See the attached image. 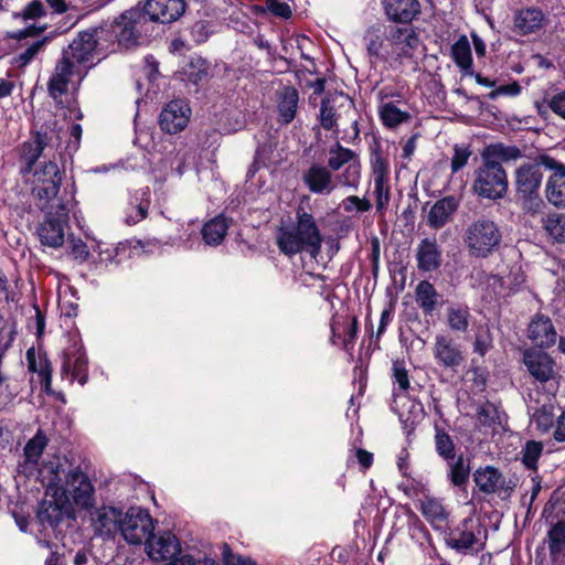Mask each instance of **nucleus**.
Returning <instances> with one entry per match:
<instances>
[{
    "label": "nucleus",
    "instance_id": "1",
    "mask_svg": "<svg viewBox=\"0 0 565 565\" xmlns=\"http://www.w3.org/2000/svg\"><path fill=\"white\" fill-rule=\"evenodd\" d=\"M323 237L315 216L301 204L296 210V222L291 226L281 227L277 234L279 250L294 256L303 250L316 257L321 252Z\"/></svg>",
    "mask_w": 565,
    "mask_h": 565
},
{
    "label": "nucleus",
    "instance_id": "2",
    "mask_svg": "<svg viewBox=\"0 0 565 565\" xmlns=\"http://www.w3.org/2000/svg\"><path fill=\"white\" fill-rule=\"evenodd\" d=\"M543 156L519 166L514 171L515 195L524 211L536 214L544 202L540 195L543 181Z\"/></svg>",
    "mask_w": 565,
    "mask_h": 565
},
{
    "label": "nucleus",
    "instance_id": "3",
    "mask_svg": "<svg viewBox=\"0 0 565 565\" xmlns=\"http://www.w3.org/2000/svg\"><path fill=\"white\" fill-rule=\"evenodd\" d=\"M104 31L98 28L84 31L63 49L62 54L75 62L83 71L93 67L97 62L102 61L108 50L104 39Z\"/></svg>",
    "mask_w": 565,
    "mask_h": 565
},
{
    "label": "nucleus",
    "instance_id": "4",
    "mask_svg": "<svg viewBox=\"0 0 565 565\" xmlns=\"http://www.w3.org/2000/svg\"><path fill=\"white\" fill-rule=\"evenodd\" d=\"M146 21L141 10L134 8L125 11L114 22L100 25L106 45H109L108 51H114L116 44L125 49L136 46Z\"/></svg>",
    "mask_w": 565,
    "mask_h": 565
},
{
    "label": "nucleus",
    "instance_id": "5",
    "mask_svg": "<svg viewBox=\"0 0 565 565\" xmlns=\"http://www.w3.org/2000/svg\"><path fill=\"white\" fill-rule=\"evenodd\" d=\"M502 241L498 224L488 218L479 217L465 230L463 242L470 256L486 258L495 252Z\"/></svg>",
    "mask_w": 565,
    "mask_h": 565
},
{
    "label": "nucleus",
    "instance_id": "6",
    "mask_svg": "<svg viewBox=\"0 0 565 565\" xmlns=\"http://www.w3.org/2000/svg\"><path fill=\"white\" fill-rule=\"evenodd\" d=\"M72 200L58 201L46 212L45 218L36 227V235L42 245L51 248H60L65 242L66 230L68 225V214L71 212Z\"/></svg>",
    "mask_w": 565,
    "mask_h": 565
},
{
    "label": "nucleus",
    "instance_id": "7",
    "mask_svg": "<svg viewBox=\"0 0 565 565\" xmlns=\"http://www.w3.org/2000/svg\"><path fill=\"white\" fill-rule=\"evenodd\" d=\"M482 164L476 171L473 191L483 199L499 200L505 196L509 181L500 162L481 158Z\"/></svg>",
    "mask_w": 565,
    "mask_h": 565
},
{
    "label": "nucleus",
    "instance_id": "8",
    "mask_svg": "<svg viewBox=\"0 0 565 565\" xmlns=\"http://www.w3.org/2000/svg\"><path fill=\"white\" fill-rule=\"evenodd\" d=\"M386 42V61L402 62L412 58L420 40L416 30L411 25H390L384 31Z\"/></svg>",
    "mask_w": 565,
    "mask_h": 565
},
{
    "label": "nucleus",
    "instance_id": "9",
    "mask_svg": "<svg viewBox=\"0 0 565 565\" xmlns=\"http://www.w3.org/2000/svg\"><path fill=\"white\" fill-rule=\"evenodd\" d=\"M153 530V520L146 509L131 507L122 513L119 532L128 544L146 543Z\"/></svg>",
    "mask_w": 565,
    "mask_h": 565
},
{
    "label": "nucleus",
    "instance_id": "10",
    "mask_svg": "<svg viewBox=\"0 0 565 565\" xmlns=\"http://www.w3.org/2000/svg\"><path fill=\"white\" fill-rule=\"evenodd\" d=\"M58 492H65L68 500L81 509L89 510L95 504V488L88 476L79 467L71 468L65 476V487H54Z\"/></svg>",
    "mask_w": 565,
    "mask_h": 565
},
{
    "label": "nucleus",
    "instance_id": "11",
    "mask_svg": "<svg viewBox=\"0 0 565 565\" xmlns=\"http://www.w3.org/2000/svg\"><path fill=\"white\" fill-rule=\"evenodd\" d=\"M86 74V71H83L78 65H75V62L70 61L68 57L62 54L47 82L49 95L56 104H61L62 97L68 92L74 78L77 77L78 83H81Z\"/></svg>",
    "mask_w": 565,
    "mask_h": 565
},
{
    "label": "nucleus",
    "instance_id": "12",
    "mask_svg": "<svg viewBox=\"0 0 565 565\" xmlns=\"http://www.w3.org/2000/svg\"><path fill=\"white\" fill-rule=\"evenodd\" d=\"M62 175L57 164L53 161L45 162L40 170L34 172L32 192L39 200V206L44 210L50 201L55 199Z\"/></svg>",
    "mask_w": 565,
    "mask_h": 565
},
{
    "label": "nucleus",
    "instance_id": "13",
    "mask_svg": "<svg viewBox=\"0 0 565 565\" xmlns=\"http://www.w3.org/2000/svg\"><path fill=\"white\" fill-rule=\"evenodd\" d=\"M478 525L471 518L463 519L446 537V545L460 554L471 552L478 553L483 548V544H478Z\"/></svg>",
    "mask_w": 565,
    "mask_h": 565
},
{
    "label": "nucleus",
    "instance_id": "14",
    "mask_svg": "<svg viewBox=\"0 0 565 565\" xmlns=\"http://www.w3.org/2000/svg\"><path fill=\"white\" fill-rule=\"evenodd\" d=\"M49 490L53 491V500H44L40 504L38 519L42 525L54 529L71 513L72 507L65 492H58L52 486Z\"/></svg>",
    "mask_w": 565,
    "mask_h": 565
},
{
    "label": "nucleus",
    "instance_id": "15",
    "mask_svg": "<svg viewBox=\"0 0 565 565\" xmlns=\"http://www.w3.org/2000/svg\"><path fill=\"white\" fill-rule=\"evenodd\" d=\"M87 371L86 353L77 341H73L63 351L62 375L67 376L71 383L76 380L81 385H84L87 381Z\"/></svg>",
    "mask_w": 565,
    "mask_h": 565
},
{
    "label": "nucleus",
    "instance_id": "16",
    "mask_svg": "<svg viewBox=\"0 0 565 565\" xmlns=\"http://www.w3.org/2000/svg\"><path fill=\"white\" fill-rule=\"evenodd\" d=\"M185 8V0H147L141 12L146 20L166 24L179 20Z\"/></svg>",
    "mask_w": 565,
    "mask_h": 565
},
{
    "label": "nucleus",
    "instance_id": "17",
    "mask_svg": "<svg viewBox=\"0 0 565 565\" xmlns=\"http://www.w3.org/2000/svg\"><path fill=\"white\" fill-rule=\"evenodd\" d=\"M433 354L437 364L445 369L457 370L465 362L461 345L449 334L439 333L435 337Z\"/></svg>",
    "mask_w": 565,
    "mask_h": 565
},
{
    "label": "nucleus",
    "instance_id": "18",
    "mask_svg": "<svg viewBox=\"0 0 565 565\" xmlns=\"http://www.w3.org/2000/svg\"><path fill=\"white\" fill-rule=\"evenodd\" d=\"M542 160L545 169L553 171L545 188L546 199L557 207H565V166L550 156H543Z\"/></svg>",
    "mask_w": 565,
    "mask_h": 565
},
{
    "label": "nucleus",
    "instance_id": "19",
    "mask_svg": "<svg viewBox=\"0 0 565 565\" xmlns=\"http://www.w3.org/2000/svg\"><path fill=\"white\" fill-rule=\"evenodd\" d=\"M191 108L182 99L169 102L160 113L159 125L168 134L182 131L189 124Z\"/></svg>",
    "mask_w": 565,
    "mask_h": 565
},
{
    "label": "nucleus",
    "instance_id": "20",
    "mask_svg": "<svg viewBox=\"0 0 565 565\" xmlns=\"http://www.w3.org/2000/svg\"><path fill=\"white\" fill-rule=\"evenodd\" d=\"M473 481L480 492L483 494H510L513 486L508 484L505 477L502 472L492 467H479L472 475Z\"/></svg>",
    "mask_w": 565,
    "mask_h": 565
},
{
    "label": "nucleus",
    "instance_id": "21",
    "mask_svg": "<svg viewBox=\"0 0 565 565\" xmlns=\"http://www.w3.org/2000/svg\"><path fill=\"white\" fill-rule=\"evenodd\" d=\"M301 180L313 194L328 195L337 188L332 172L323 164L313 162L301 174Z\"/></svg>",
    "mask_w": 565,
    "mask_h": 565
},
{
    "label": "nucleus",
    "instance_id": "22",
    "mask_svg": "<svg viewBox=\"0 0 565 565\" xmlns=\"http://www.w3.org/2000/svg\"><path fill=\"white\" fill-rule=\"evenodd\" d=\"M49 139L47 134L38 131L19 146L18 151L21 162L20 173L23 177H26L33 171L35 162L49 145Z\"/></svg>",
    "mask_w": 565,
    "mask_h": 565
},
{
    "label": "nucleus",
    "instance_id": "23",
    "mask_svg": "<svg viewBox=\"0 0 565 565\" xmlns=\"http://www.w3.org/2000/svg\"><path fill=\"white\" fill-rule=\"evenodd\" d=\"M146 551L148 556L156 561L162 562L174 558L180 554V543L175 535L164 532L158 536H152L146 541Z\"/></svg>",
    "mask_w": 565,
    "mask_h": 565
},
{
    "label": "nucleus",
    "instance_id": "24",
    "mask_svg": "<svg viewBox=\"0 0 565 565\" xmlns=\"http://www.w3.org/2000/svg\"><path fill=\"white\" fill-rule=\"evenodd\" d=\"M523 362L536 381L546 383L554 377L555 362L547 353L533 349L526 350L523 354Z\"/></svg>",
    "mask_w": 565,
    "mask_h": 565
},
{
    "label": "nucleus",
    "instance_id": "25",
    "mask_svg": "<svg viewBox=\"0 0 565 565\" xmlns=\"http://www.w3.org/2000/svg\"><path fill=\"white\" fill-rule=\"evenodd\" d=\"M151 203L149 186L137 189L129 193L128 205L125 211V223L135 225L145 220Z\"/></svg>",
    "mask_w": 565,
    "mask_h": 565
},
{
    "label": "nucleus",
    "instance_id": "26",
    "mask_svg": "<svg viewBox=\"0 0 565 565\" xmlns=\"http://www.w3.org/2000/svg\"><path fill=\"white\" fill-rule=\"evenodd\" d=\"M385 14L388 20L407 25L420 13L418 0H384Z\"/></svg>",
    "mask_w": 565,
    "mask_h": 565
},
{
    "label": "nucleus",
    "instance_id": "27",
    "mask_svg": "<svg viewBox=\"0 0 565 565\" xmlns=\"http://www.w3.org/2000/svg\"><path fill=\"white\" fill-rule=\"evenodd\" d=\"M527 335L540 348H550L557 339L552 320L543 315H536L529 324Z\"/></svg>",
    "mask_w": 565,
    "mask_h": 565
},
{
    "label": "nucleus",
    "instance_id": "28",
    "mask_svg": "<svg viewBox=\"0 0 565 565\" xmlns=\"http://www.w3.org/2000/svg\"><path fill=\"white\" fill-rule=\"evenodd\" d=\"M377 113L382 125L387 129H396L412 119L408 105L403 99H396V103L379 105Z\"/></svg>",
    "mask_w": 565,
    "mask_h": 565
},
{
    "label": "nucleus",
    "instance_id": "29",
    "mask_svg": "<svg viewBox=\"0 0 565 565\" xmlns=\"http://www.w3.org/2000/svg\"><path fill=\"white\" fill-rule=\"evenodd\" d=\"M122 512L113 507L97 509L92 518L95 532L100 536H113L120 531Z\"/></svg>",
    "mask_w": 565,
    "mask_h": 565
},
{
    "label": "nucleus",
    "instance_id": "30",
    "mask_svg": "<svg viewBox=\"0 0 565 565\" xmlns=\"http://www.w3.org/2000/svg\"><path fill=\"white\" fill-rule=\"evenodd\" d=\"M459 199L455 195L445 196L435 202L427 216V223L431 228L438 230L451 221L458 210Z\"/></svg>",
    "mask_w": 565,
    "mask_h": 565
},
{
    "label": "nucleus",
    "instance_id": "31",
    "mask_svg": "<svg viewBox=\"0 0 565 565\" xmlns=\"http://www.w3.org/2000/svg\"><path fill=\"white\" fill-rule=\"evenodd\" d=\"M544 14L541 9H520L513 15V31L519 35L532 34L542 28Z\"/></svg>",
    "mask_w": 565,
    "mask_h": 565
},
{
    "label": "nucleus",
    "instance_id": "32",
    "mask_svg": "<svg viewBox=\"0 0 565 565\" xmlns=\"http://www.w3.org/2000/svg\"><path fill=\"white\" fill-rule=\"evenodd\" d=\"M416 260L420 271H433L440 267L443 262L441 249L436 239L424 238L420 241L416 252Z\"/></svg>",
    "mask_w": 565,
    "mask_h": 565
},
{
    "label": "nucleus",
    "instance_id": "33",
    "mask_svg": "<svg viewBox=\"0 0 565 565\" xmlns=\"http://www.w3.org/2000/svg\"><path fill=\"white\" fill-rule=\"evenodd\" d=\"M450 56L463 75L472 76L475 74L471 46L467 35L461 34L455 41L450 49Z\"/></svg>",
    "mask_w": 565,
    "mask_h": 565
},
{
    "label": "nucleus",
    "instance_id": "34",
    "mask_svg": "<svg viewBox=\"0 0 565 565\" xmlns=\"http://www.w3.org/2000/svg\"><path fill=\"white\" fill-rule=\"evenodd\" d=\"M26 362L29 371L36 373L40 383L49 391L52 381V366L46 355L30 348L26 351Z\"/></svg>",
    "mask_w": 565,
    "mask_h": 565
},
{
    "label": "nucleus",
    "instance_id": "35",
    "mask_svg": "<svg viewBox=\"0 0 565 565\" xmlns=\"http://www.w3.org/2000/svg\"><path fill=\"white\" fill-rule=\"evenodd\" d=\"M299 95L295 87H284L278 97V115L279 122L282 125L290 124L297 114Z\"/></svg>",
    "mask_w": 565,
    "mask_h": 565
},
{
    "label": "nucleus",
    "instance_id": "36",
    "mask_svg": "<svg viewBox=\"0 0 565 565\" xmlns=\"http://www.w3.org/2000/svg\"><path fill=\"white\" fill-rule=\"evenodd\" d=\"M439 294L434 285L427 280H422L415 288V300L425 315L433 313L439 301Z\"/></svg>",
    "mask_w": 565,
    "mask_h": 565
},
{
    "label": "nucleus",
    "instance_id": "37",
    "mask_svg": "<svg viewBox=\"0 0 565 565\" xmlns=\"http://www.w3.org/2000/svg\"><path fill=\"white\" fill-rule=\"evenodd\" d=\"M523 157V152L516 146H507L504 143H492L484 148L481 158H487L492 162L516 161Z\"/></svg>",
    "mask_w": 565,
    "mask_h": 565
},
{
    "label": "nucleus",
    "instance_id": "38",
    "mask_svg": "<svg viewBox=\"0 0 565 565\" xmlns=\"http://www.w3.org/2000/svg\"><path fill=\"white\" fill-rule=\"evenodd\" d=\"M420 512L435 529L443 527L448 519L443 503L435 498H426L420 504Z\"/></svg>",
    "mask_w": 565,
    "mask_h": 565
},
{
    "label": "nucleus",
    "instance_id": "39",
    "mask_svg": "<svg viewBox=\"0 0 565 565\" xmlns=\"http://www.w3.org/2000/svg\"><path fill=\"white\" fill-rule=\"evenodd\" d=\"M448 478L450 482L458 488H465L470 477V463L463 455L448 461Z\"/></svg>",
    "mask_w": 565,
    "mask_h": 565
},
{
    "label": "nucleus",
    "instance_id": "40",
    "mask_svg": "<svg viewBox=\"0 0 565 565\" xmlns=\"http://www.w3.org/2000/svg\"><path fill=\"white\" fill-rule=\"evenodd\" d=\"M228 225L226 218L216 216L202 227V237L207 245H218L225 237Z\"/></svg>",
    "mask_w": 565,
    "mask_h": 565
},
{
    "label": "nucleus",
    "instance_id": "41",
    "mask_svg": "<svg viewBox=\"0 0 565 565\" xmlns=\"http://www.w3.org/2000/svg\"><path fill=\"white\" fill-rule=\"evenodd\" d=\"M185 74L191 83L198 85L211 76V65L200 56L192 57L186 65Z\"/></svg>",
    "mask_w": 565,
    "mask_h": 565
},
{
    "label": "nucleus",
    "instance_id": "42",
    "mask_svg": "<svg viewBox=\"0 0 565 565\" xmlns=\"http://www.w3.org/2000/svg\"><path fill=\"white\" fill-rule=\"evenodd\" d=\"M470 311L467 306L449 307L447 309V322L455 332H466L469 328Z\"/></svg>",
    "mask_w": 565,
    "mask_h": 565
},
{
    "label": "nucleus",
    "instance_id": "43",
    "mask_svg": "<svg viewBox=\"0 0 565 565\" xmlns=\"http://www.w3.org/2000/svg\"><path fill=\"white\" fill-rule=\"evenodd\" d=\"M358 158L356 153L349 149L342 147L339 142L335 147L331 148L329 151L328 166H326L331 172L339 171L344 164L351 163L353 160Z\"/></svg>",
    "mask_w": 565,
    "mask_h": 565
},
{
    "label": "nucleus",
    "instance_id": "44",
    "mask_svg": "<svg viewBox=\"0 0 565 565\" xmlns=\"http://www.w3.org/2000/svg\"><path fill=\"white\" fill-rule=\"evenodd\" d=\"M365 45L370 56L386 60V42L382 39L379 28H370L364 36Z\"/></svg>",
    "mask_w": 565,
    "mask_h": 565
},
{
    "label": "nucleus",
    "instance_id": "45",
    "mask_svg": "<svg viewBox=\"0 0 565 565\" xmlns=\"http://www.w3.org/2000/svg\"><path fill=\"white\" fill-rule=\"evenodd\" d=\"M334 102L329 97L321 100L318 119L324 130H337L338 128L339 115Z\"/></svg>",
    "mask_w": 565,
    "mask_h": 565
},
{
    "label": "nucleus",
    "instance_id": "46",
    "mask_svg": "<svg viewBox=\"0 0 565 565\" xmlns=\"http://www.w3.org/2000/svg\"><path fill=\"white\" fill-rule=\"evenodd\" d=\"M548 550L553 557L565 555V521H558L548 533Z\"/></svg>",
    "mask_w": 565,
    "mask_h": 565
},
{
    "label": "nucleus",
    "instance_id": "47",
    "mask_svg": "<svg viewBox=\"0 0 565 565\" xmlns=\"http://www.w3.org/2000/svg\"><path fill=\"white\" fill-rule=\"evenodd\" d=\"M46 446L47 438L43 430L39 429L24 446L23 451L26 461L30 463H38Z\"/></svg>",
    "mask_w": 565,
    "mask_h": 565
},
{
    "label": "nucleus",
    "instance_id": "48",
    "mask_svg": "<svg viewBox=\"0 0 565 565\" xmlns=\"http://www.w3.org/2000/svg\"><path fill=\"white\" fill-rule=\"evenodd\" d=\"M543 227L556 242H565V215L551 213L543 218Z\"/></svg>",
    "mask_w": 565,
    "mask_h": 565
},
{
    "label": "nucleus",
    "instance_id": "49",
    "mask_svg": "<svg viewBox=\"0 0 565 565\" xmlns=\"http://www.w3.org/2000/svg\"><path fill=\"white\" fill-rule=\"evenodd\" d=\"M376 212L384 214L391 201V185L390 180L373 181Z\"/></svg>",
    "mask_w": 565,
    "mask_h": 565
},
{
    "label": "nucleus",
    "instance_id": "50",
    "mask_svg": "<svg viewBox=\"0 0 565 565\" xmlns=\"http://www.w3.org/2000/svg\"><path fill=\"white\" fill-rule=\"evenodd\" d=\"M543 451V444L535 440H529L521 450V460L523 465L532 470L537 469V460Z\"/></svg>",
    "mask_w": 565,
    "mask_h": 565
},
{
    "label": "nucleus",
    "instance_id": "51",
    "mask_svg": "<svg viewBox=\"0 0 565 565\" xmlns=\"http://www.w3.org/2000/svg\"><path fill=\"white\" fill-rule=\"evenodd\" d=\"M435 445L436 451L441 458L447 461L455 459V444L446 431L436 428Z\"/></svg>",
    "mask_w": 565,
    "mask_h": 565
},
{
    "label": "nucleus",
    "instance_id": "52",
    "mask_svg": "<svg viewBox=\"0 0 565 565\" xmlns=\"http://www.w3.org/2000/svg\"><path fill=\"white\" fill-rule=\"evenodd\" d=\"M371 172L373 181L390 180V164L388 160L375 150L371 158Z\"/></svg>",
    "mask_w": 565,
    "mask_h": 565
},
{
    "label": "nucleus",
    "instance_id": "53",
    "mask_svg": "<svg viewBox=\"0 0 565 565\" xmlns=\"http://www.w3.org/2000/svg\"><path fill=\"white\" fill-rule=\"evenodd\" d=\"M361 181V163L356 158L349 163L340 175V182L343 186L356 190Z\"/></svg>",
    "mask_w": 565,
    "mask_h": 565
},
{
    "label": "nucleus",
    "instance_id": "54",
    "mask_svg": "<svg viewBox=\"0 0 565 565\" xmlns=\"http://www.w3.org/2000/svg\"><path fill=\"white\" fill-rule=\"evenodd\" d=\"M532 420L535 423L539 430L543 433L548 431L554 424L553 406L551 404H544L535 411Z\"/></svg>",
    "mask_w": 565,
    "mask_h": 565
},
{
    "label": "nucleus",
    "instance_id": "55",
    "mask_svg": "<svg viewBox=\"0 0 565 565\" xmlns=\"http://www.w3.org/2000/svg\"><path fill=\"white\" fill-rule=\"evenodd\" d=\"M46 15V10L41 0L31 1L21 12H14L13 19H21L24 22Z\"/></svg>",
    "mask_w": 565,
    "mask_h": 565
},
{
    "label": "nucleus",
    "instance_id": "56",
    "mask_svg": "<svg viewBox=\"0 0 565 565\" xmlns=\"http://www.w3.org/2000/svg\"><path fill=\"white\" fill-rule=\"evenodd\" d=\"M492 347L493 340L490 330L488 328L479 329L473 342V352L480 356H484Z\"/></svg>",
    "mask_w": 565,
    "mask_h": 565
},
{
    "label": "nucleus",
    "instance_id": "57",
    "mask_svg": "<svg viewBox=\"0 0 565 565\" xmlns=\"http://www.w3.org/2000/svg\"><path fill=\"white\" fill-rule=\"evenodd\" d=\"M342 207L345 212H369L372 209V203L367 198H359L356 195H350L342 201Z\"/></svg>",
    "mask_w": 565,
    "mask_h": 565
},
{
    "label": "nucleus",
    "instance_id": "58",
    "mask_svg": "<svg viewBox=\"0 0 565 565\" xmlns=\"http://www.w3.org/2000/svg\"><path fill=\"white\" fill-rule=\"evenodd\" d=\"M469 147L455 145L454 154L450 161L451 173L455 174L467 166L468 160L471 156Z\"/></svg>",
    "mask_w": 565,
    "mask_h": 565
},
{
    "label": "nucleus",
    "instance_id": "59",
    "mask_svg": "<svg viewBox=\"0 0 565 565\" xmlns=\"http://www.w3.org/2000/svg\"><path fill=\"white\" fill-rule=\"evenodd\" d=\"M46 40H38L21 52L17 57L15 62L19 66H25L33 61L36 54L44 47Z\"/></svg>",
    "mask_w": 565,
    "mask_h": 565
},
{
    "label": "nucleus",
    "instance_id": "60",
    "mask_svg": "<svg viewBox=\"0 0 565 565\" xmlns=\"http://www.w3.org/2000/svg\"><path fill=\"white\" fill-rule=\"evenodd\" d=\"M70 254L73 256L75 260L81 263L86 262L89 257V249L86 243L78 238L71 236L70 238Z\"/></svg>",
    "mask_w": 565,
    "mask_h": 565
},
{
    "label": "nucleus",
    "instance_id": "61",
    "mask_svg": "<svg viewBox=\"0 0 565 565\" xmlns=\"http://www.w3.org/2000/svg\"><path fill=\"white\" fill-rule=\"evenodd\" d=\"M265 10L281 19H289L292 14L290 6L279 0H265Z\"/></svg>",
    "mask_w": 565,
    "mask_h": 565
},
{
    "label": "nucleus",
    "instance_id": "62",
    "mask_svg": "<svg viewBox=\"0 0 565 565\" xmlns=\"http://www.w3.org/2000/svg\"><path fill=\"white\" fill-rule=\"evenodd\" d=\"M393 377L394 382L398 385L402 392H406L409 388L408 372L403 361H395L393 363Z\"/></svg>",
    "mask_w": 565,
    "mask_h": 565
},
{
    "label": "nucleus",
    "instance_id": "63",
    "mask_svg": "<svg viewBox=\"0 0 565 565\" xmlns=\"http://www.w3.org/2000/svg\"><path fill=\"white\" fill-rule=\"evenodd\" d=\"M222 559L225 565H256L252 558L233 553L226 544L223 546Z\"/></svg>",
    "mask_w": 565,
    "mask_h": 565
},
{
    "label": "nucleus",
    "instance_id": "64",
    "mask_svg": "<svg viewBox=\"0 0 565 565\" xmlns=\"http://www.w3.org/2000/svg\"><path fill=\"white\" fill-rule=\"evenodd\" d=\"M547 105L554 114L565 119V90H562L548 98Z\"/></svg>",
    "mask_w": 565,
    "mask_h": 565
}]
</instances>
